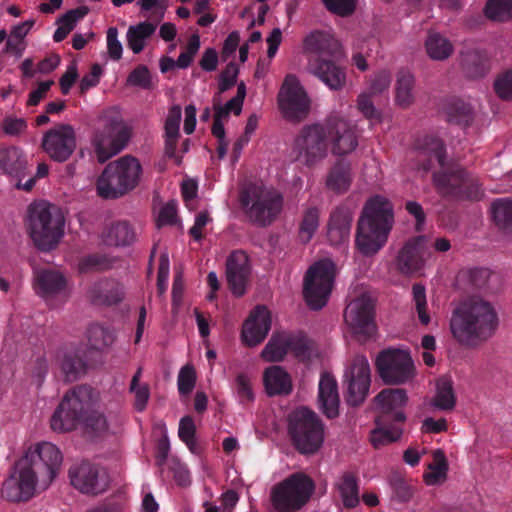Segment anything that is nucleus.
Returning a JSON list of instances; mask_svg holds the SVG:
<instances>
[{"label": "nucleus", "instance_id": "f257e3e1", "mask_svg": "<svg viewBox=\"0 0 512 512\" xmlns=\"http://www.w3.org/2000/svg\"><path fill=\"white\" fill-rule=\"evenodd\" d=\"M61 464L62 453L54 444L41 442L31 445L3 482V498L11 502L28 501L38 488L45 490L50 486Z\"/></svg>", "mask_w": 512, "mask_h": 512}, {"label": "nucleus", "instance_id": "f03ea898", "mask_svg": "<svg viewBox=\"0 0 512 512\" xmlns=\"http://www.w3.org/2000/svg\"><path fill=\"white\" fill-rule=\"evenodd\" d=\"M358 145L356 126L338 113L322 123L305 126L294 144L295 160L311 167L324 160L329 151L335 155L353 152Z\"/></svg>", "mask_w": 512, "mask_h": 512}, {"label": "nucleus", "instance_id": "7ed1b4c3", "mask_svg": "<svg viewBox=\"0 0 512 512\" xmlns=\"http://www.w3.org/2000/svg\"><path fill=\"white\" fill-rule=\"evenodd\" d=\"M453 338L466 347H477L489 340L499 327L495 305L480 297L472 296L460 302L450 318Z\"/></svg>", "mask_w": 512, "mask_h": 512}, {"label": "nucleus", "instance_id": "20e7f679", "mask_svg": "<svg viewBox=\"0 0 512 512\" xmlns=\"http://www.w3.org/2000/svg\"><path fill=\"white\" fill-rule=\"evenodd\" d=\"M416 150L418 160H427L426 163L421 165L420 168L422 170H430L434 162L439 165L440 171L434 174L433 179L440 193L471 199L478 198V186L462 168L446 167L444 146L439 138L425 136L419 139L416 144Z\"/></svg>", "mask_w": 512, "mask_h": 512}, {"label": "nucleus", "instance_id": "39448f33", "mask_svg": "<svg viewBox=\"0 0 512 512\" xmlns=\"http://www.w3.org/2000/svg\"><path fill=\"white\" fill-rule=\"evenodd\" d=\"M393 226V208L382 196L370 198L358 221L356 248L366 257L377 254L386 244Z\"/></svg>", "mask_w": 512, "mask_h": 512}, {"label": "nucleus", "instance_id": "423d86ee", "mask_svg": "<svg viewBox=\"0 0 512 512\" xmlns=\"http://www.w3.org/2000/svg\"><path fill=\"white\" fill-rule=\"evenodd\" d=\"M27 222L32 241L42 251L54 249L64 235V216L59 208L48 202L31 204Z\"/></svg>", "mask_w": 512, "mask_h": 512}, {"label": "nucleus", "instance_id": "0eeeda50", "mask_svg": "<svg viewBox=\"0 0 512 512\" xmlns=\"http://www.w3.org/2000/svg\"><path fill=\"white\" fill-rule=\"evenodd\" d=\"M95 391L88 386H78L67 392L53 413L50 425L53 431L63 433L74 430L94 410Z\"/></svg>", "mask_w": 512, "mask_h": 512}, {"label": "nucleus", "instance_id": "6e6552de", "mask_svg": "<svg viewBox=\"0 0 512 512\" xmlns=\"http://www.w3.org/2000/svg\"><path fill=\"white\" fill-rule=\"evenodd\" d=\"M142 167L132 156H123L110 162L97 181L98 194L106 199H115L133 190L140 181Z\"/></svg>", "mask_w": 512, "mask_h": 512}, {"label": "nucleus", "instance_id": "1a4fd4ad", "mask_svg": "<svg viewBox=\"0 0 512 512\" xmlns=\"http://www.w3.org/2000/svg\"><path fill=\"white\" fill-rule=\"evenodd\" d=\"M241 204L247 217L255 224H271L283 207L281 193L262 184L249 185L241 194Z\"/></svg>", "mask_w": 512, "mask_h": 512}, {"label": "nucleus", "instance_id": "9d476101", "mask_svg": "<svg viewBox=\"0 0 512 512\" xmlns=\"http://www.w3.org/2000/svg\"><path fill=\"white\" fill-rule=\"evenodd\" d=\"M288 430L301 454H315L324 443V425L316 413L306 407H299L290 414Z\"/></svg>", "mask_w": 512, "mask_h": 512}, {"label": "nucleus", "instance_id": "9b49d317", "mask_svg": "<svg viewBox=\"0 0 512 512\" xmlns=\"http://www.w3.org/2000/svg\"><path fill=\"white\" fill-rule=\"evenodd\" d=\"M314 482L306 474L290 475L271 490V502L279 512H294L302 508L314 492Z\"/></svg>", "mask_w": 512, "mask_h": 512}, {"label": "nucleus", "instance_id": "f8f14e48", "mask_svg": "<svg viewBox=\"0 0 512 512\" xmlns=\"http://www.w3.org/2000/svg\"><path fill=\"white\" fill-rule=\"evenodd\" d=\"M129 137V128L118 114H105L102 127L96 131L92 140L98 161L104 163L121 152Z\"/></svg>", "mask_w": 512, "mask_h": 512}, {"label": "nucleus", "instance_id": "ddd939ff", "mask_svg": "<svg viewBox=\"0 0 512 512\" xmlns=\"http://www.w3.org/2000/svg\"><path fill=\"white\" fill-rule=\"evenodd\" d=\"M335 277L334 264L330 260L314 263L304 277L303 294L308 306L321 309L328 302Z\"/></svg>", "mask_w": 512, "mask_h": 512}, {"label": "nucleus", "instance_id": "4468645a", "mask_svg": "<svg viewBox=\"0 0 512 512\" xmlns=\"http://www.w3.org/2000/svg\"><path fill=\"white\" fill-rule=\"evenodd\" d=\"M376 368L386 384H404L415 376V367L410 354L402 349H386L376 358Z\"/></svg>", "mask_w": 512, "mask_h": 512}, {"label": "nucleus", "instance_id": "2eb2a0df", "mask_svg": "<svg viewBox=\"0 0 512 512\" xmlns=\"http://www.w3.org/2000/svg\"><path fill=\"white\" fill-rule=\"evenodd\" d=\"M344 320L352 333L361 341H366L375 335L374 303L368 292H363L350 301L345 309Z\"/></svg>", "mask_w": 512, "mask_h": 512}, {"label": "nucleus", "instance_id": "dca6fc26", "mask_svg": "<svg viewBox=\"0 0 512 512\" xmlns=\"http://www.w3.org/2000/svg\"><path fill=\"white\" fill-rule=\"evenodd\" d=\"M278 105L283 115L290 120H301L310 110V99L299 80L287 75L278 94Z\"/></svg>", "mask_w": 512, "mask_h": 512}, {"label": "nucleus", "instance_id": "f3484780", "mask_svg": "<svg viewBox=\"0 0 512 512\" xmlns=\"http://www.w3.org/2000/svg\"><path fill=\"white\" fill-rule=\"evenodd\" d=\"M289 352L305 359L309 352L308 340L300 334L274 332L262 349L260 357L265 362H280Z\"/></svg>", "mask_w": 512, "mask_h": 512}, {"label": "nucleus", "instance_id": "a211bd4d", "mask_svg": "<svg viewBox=\"0 0 512 512\" xmlns=\"http://www.w3.org/2000/svg\"><path fill=\"white\" fill-rule=\"evenodd\" d=\"M370 366L363 355L355 356L347 365L344 373V382L347 385V402L352 406L361 404L370 387Z\"/></svg>", "mask_w": 512, "mask_h": 512}, {"label": "nucleus", "instance_id": "6ab92c4d", "mask_svg": "<svg viewBox=\"0 0 512 512\" xmlns=\"http://www.w3.org/2000/svg\"><path fill=\"white\" fill-rule=\"evenodd\" d=\"M76 133L69 124H59L43 134L41 146L56 162H65L76 149Z\"/></svg>", "mask_w": 512, "mask_h": 512}, {"label": "nucleus", "instance_id": "aec40b11", "mask_svg": "<svg viewBox=\"0 0 512 512\" xmlns=\"http://www.w3.org/2000/svg\"><path fill=\"white\" fill-rule=\"evenodd\" d=\"M71 484L83 494L98 495L104 493L110 485L108 471L90 463H81L70 469Z\"/></svg>", "mask_w": 512, "mask_h": 512}, {"label": "nucleus", "instance_id": "412c9836", "mask_svg": "<svg viewBox=\"0 0 512 512\" xmlns=\"http://www.w3.org/2000/svg\"><path fill=\"white\" fill-rule=\"evenodd\" d=\"M272 325L270 310L263 306H256L244 321L241 330V341L248 347H256L268 335Z\"/></svg>", "mask_w": 512, "mask_h": 512}, {"label": "nucleus", "instance_id": "4be33fe9", "mask_svg": "<svg viewBox=\"0 0 512 512\" xmlns=\"http://www.w3.org/2000/svg\"><path fill=\"white\" fill-rule=\"evenodd\" d=\"M429 255L427 239L417 236L408 240L398 252L395 260L397 270L402 274L411 275L421 270Z\"/></svg>", "mask_w": 512, "mask_h": 512}, {"label": "nucleus", "instance_id": "5701e85b", "mask_svg": "<svg viewBox=\"0 0 512 512\" xmlns=\"http://www.w3.org/2000/svg\"><path fill=\"white\" fill-rule=\"evenodd\" d=\"M375 407L380 412L378 418L402 423L405 420L403 411L407 403V394L403 389L387 388L382 390L374 399Z\"/></svg>", "mask_w": 512, "mask_h": 512}, {"label": "nucleus", "instance_id": "b1692460", "mask_svg": "<svg viewBox=\"0 0 512 512\" xmlns=\"http://www.w3.org/2000/svg\"><path fill=\"white\" fill-rule=\"evenodd\" d=\"M250 276L249 259L245 252L235 251L228 257L226 277L232 293L240 297L244 295Z\"/></svg>", "mask_w": 512, "mask_h": 512}, {"label": "nucleus", "instance_id": "393cba45", "mask_svg": "<svg viewBox=\"0 0 512 512\" xmlns=\"http://www.w3.org/2000/svg\"><path fill=\"white\" fill-rule=\"evenodd\" d=\"M34 289L39 296L45 300H50L55 296L66 293L68 281L58 270L41 269L35 272Z\"/></svg>", "mask_w": 512, "mask_h": 512}, {"label": "nucleus", "instance_id": "a878e982", "mask_svg": "<svg viewBox=\"0 0 512 512\" xmlns=\"http://www.w3.org/2000/svg\"><path fill=\"white\" fill-rule=\"evenodd\" d=\"M27 158L24 151L17 146L0 148V170L16 183L26 175Z\"/></svg>", "mask_w": 512, "mask_h": 512}, {"label": "nucleus", "instance_id": "bb28decb", "mask_svg": "<svg viewBox=\"0 0 512 512\" xmlns=\"http://www.w3.org/2000/svg\"><path fill=\"white\" fill-rule=\"evenodd\" d=\"M308 70L332 90H339L345 85L344 70L332 60L320 58L310 60Z\"/></svg>", "mask_w": 512, "mask_h": 512}, {"label": "nucleus", "instance_id": "cd10ccee", "mask_svg": "<svg viewBox=\"0 0 512 512\" xmlns=\"http://www.w3.org/2000/svg\"><path fill=\"white\" fill-rule=\"evenodd\" d=\"M303 49L304 52L316 54L319 57L338 58L342 56L340 42L331 34L322 31L309 33L303 40Z\"/></svg>", "mask_w": 512, "mask_h": 512}, {"label": "nucleus", "instance_id": "c85d7f7f", "mask_svg": "<svg viewBox=\"0 0 512 512\" xmlns=\"http://www.w3.org/2000/svg\"><path fill=\"white\" fill-rule=\"evenodd\" d=\"M319 408L328 418H334L339 413V394L337 381L331 374H321L318 387Z\"/></svg>", "mask_w": 512, "mask_h": 512}, {"label": "nucleus", "instance_id": "c756f323", "mask_svg": "<svg viewBox=\"0 0 512 512\" xmlns=\"http://www.w3.org/2000/svg\"><path fill=\"white\" fill-rule=\"evenodd\" d=\"M90 300L97 305H114L124 298L122 284L113 279L96 282L88 292Z\"/></svg>", "mask_w": 512, "mask_h": 512}, {"label": "nucleus", "instance_id": "7c9ffc66", "mask_svg": "<svg viewBox=\"0 0 512 512\" xmlns=\"http://www.w3.org/2000/svg\"><path fill=\"white\" fill-rule=\"evenodd\" d=\"M353 215L350 209L338 207L333 211L328 224V239L333 245L345 243L350 235Z\"/></svg>", "mask_w": 512, "mask_h": 512}, {"label": "nucleus", "instance_id": "2f4dec72", "mask_svg": "<svg viewBox=\"0 0 512 512\" xmlns=\"http://www.w3.org/2000/svg\"><path fill=\"white\" fill-rule=\"evenodd\" d=\"M56 360L67 381H74L80 377L85 369V360L82 348H65L59 350Z\"/></svg>", "mask_w": 512, "mask_h": 512}, {"label": "nucleus", "instance_id": "473e14b6", "mask_svg": "<svg viewBox=\"0 0 512 512\" xmlns=\"http://www.w3.org/2000/svg\"><path fill=\"white\" fill-rule=\"evenodd\" d=\"M102 242L107 246L125 247L135 240V232L129 223L118 221L107 225L101 233Z\"/></svg>", "mask_w": 512, "mask_h": 512}, {"label": "nucleus", "instance_id": "72a5a7b5", "mask_svg": "<svg viewBox=\"0 0 512 512\" xmlns=\"http://www.w3.org/2000/svg\"><path fill=\"white\" fill-rule=\"evenodd\" d=\"M263 381L266 392L270 396L286 395L292 391L290 375L280 366H271L265 369Z\"/></svg>", "mask_w": 512, "mask_h": 512}, {"label": "nucleus", "instance_id": "f704fd0d", "mask_svg": "<svg viewBox=\"0 0 512 512\" xmlns=\"http://www.w3.org/2000/svg\"><path fill=\"white\" fill-rule=\"evenodd\" d=\"M87 429L98 436L109 433H116L123 424L119 414L109 413L108 415L93 410L84 422Z\"/></svg>", "mask_w": 512, "mask_h": 512}, {"label": "nucleus", "instance_id": "c9c22d12", "mask_svg": "<svg viewBox=\"0 0 512 512\" xmlns=\"http://www.w3.org/2000/svg\"><path fill=\"white\" fill-rule=\"evenodd\" d=\"M182 118V110L179 105H174L169 109L165 120V154L168 157L175 156V148L179 137V128Z\"/></svg>", "mask_w": 512, "mask_h": 512}, {"label": "nucleus", "instance_id": "e433bc0d", "mask_svg": "<svg viewBox=\"0 0 512 512\" xmlns=\"http://www.w3.org/2000/svg\"><path fill=\"white\" fill-rule=\"evenodd\" d=\"M157 25L152 22L143 21L131 25L126 33L127 45L134 54L143 51L146 41L155 33Z\"/></svg>", "mask_w": 512, "mask_h": 512}, {"label": "nucleus", "instance_id": "4c0bfd02", "mask_svg": "<svg viewBox=\"0 0 512 512\" xmlns=\"http://www.w3.org/2000/svg\"><path fill=\"white\" fill-rule=\"evenodd\" d=\"M415 78L408 70H400L397 73L395 85V102L398 106L406 108L414 101Z\"/></svg>", "mask_w": 512, "mask_h": 512}, {"label": "nucleus", "instance_id": "58836bf2", "mask_svg": "<svg viewBox=\"0 0 512 512\" xmlns=\"http://www.w3.org/2000/svg\"><path fill=\"white\" fill-rule=\"evenodd\" d=\"M86 339L90 349L103 351L112 346L115 341V333L109 327L93 323L87 328Z\"/></svg>", "mask_w": 512, "mask_h": 512}, {"label": "nucleus", "instance_id": "ea45409f", "mask_svg": "<svg viewBox=\"0 0 512 512\" xmlns=\"http://www.w3.org/2000/svg\"><path fill=\"white\" fill-rule=\"evenodd\" d=\"M433 460L428 464L427 471L424 473V482L428 486L440 485L447 479L448 461L442 450L437 449L433 452Z\"/></svg>", "mask_w": 512, "mask_h": 512}, {"label": "nucleus", "instance_id": "a19ab883", "mask_svg": "<svg viewBox=\"0 0 512 512\" xmlns=\"http://www.w3.org/2000/svg\"><path fill=\"white\" fill-rule=\"evenodd\" d=\"M391 420L378 418L376 428L371 431L370 441L375 448L387 445L398 440L402 434V429L394 423L386 426Z\"/></svg>", "mask_w": 512, "mask_h": 512}, {"label": "nucleus", "instance_id": "79ce46f5", "mask_svg": "<svg viewBox=\"0 0 512 512\" xmlns=\"http://www.w3.org/2000/svg\"><path fill=\"white\" fill-rule=\"evenodd\" d=\"M425 49L432 60L443 61L453 53V45L448 38L438 32H430L425 41Z\"/></svg>", "mask_w": 512, "mask_h": 512}, {"label": "nucleus", "instance_id": "37998d69", "mask_svg": "<svg viewBox=\"0 0 512 512\" xmlns=\"http://www.w3.org/2000/svg\"><path fill=\"white\" fill-rule=\"evenodd\" d=\"M351 181L352 175L349 164L337 162L327 176L326 186L336 193H344L348 190Z\"/></svg>", "mask_w": 512, "mask_h": 512}, {"label": "nucleus", "instance_id": "c03bdc74", "mask_svg": "<svg viewBox=\"0 0 512 512\" xmlns=\"http://www.w3.org/2000/svg\"><path fill=\"white\" fill-rule=\"evenodd\" d=\"M456 404V397L452 381L448 378H440L436 382V392L430 405L438 410H452Z\"/></svg>", "mask_w": 512, "mask_h": 512}, {"label": "nucleus", "instance_id": "a18cd8bd", "mask_svg": "<svg viewBox=\"0 0 512 512\" xmlns=\"http://www.w3.org/2000/svg\"><path fill=\"white\" fill-rule=\"evenodd\" d=\"M337 488L345 507L354 508L358 505V483L354 474L345 472L337 482Z\"/></svg>", "mask_w": 512, "mask_h": 512}, {"label": "nucleus", "instance_id": "49530a36", "mask_svg": "<svg viewBox=\"0 0 512 512\" xmlns=\"http://www.w3.org/2000/svg\"><path fill=\"white\" fill-rule=\"evenodd\" d=\"M483 12L492 22H510L512 21V0H487Z\"/></svg>", "mask_w": 512, "mask_h": 512}, {"label": "nucleus", "instance_id": "de8ad7c7", "mask_svg": "<svg viewBox=\"0 0 512 512\" xmlns=\"http://www.w3.org/2000/svg\"><path fill=\"white\" fill-rule=\"evenodd\" d=\"M320 225V210L317 207H308L304 209L302 219L299 224V239L302 243H308Z\"/></svg>", "mask_w": 512, "mask_h": 512}, {"label": "nucleus", "instance_id": "09e8293b", "mask_svg": "<svg viewBox=\"0 0 512 512\" xmlns=\"http://www.w3.org/2000/svg\"><path fill=\"white\" fill-rule=\"evenodd\" d=\"M243 101L237 97L230 99L224 106L215 105V119L212 127L214 136L222 137L224 135L223 120L228 117L230 113L239 115L242 111Z\"/></svg>", "mask_w": 512, "mask_h": 512}, {"label": "nucleus", "instance_id": "8fccbe9b", "mask_svg": "<svg viewBox=\"0 0 512 512\" xmlns=\"http://www.w3.org/2000/svg\"><path fill=\"white\" fill-rule=\"evenodd\" d=\"M195 433L196 427L192 417L185 416L181 418L179 422L178 436L193 454H197L199 451Z\"/></svg>", "mask_w": 512, "mask_h": 512}, {"label": "nucleus", "instance_id": "3c124183", "mask_svg": "<svg viewBox=\"0 0 512 512\" xmlns=\"http://www.w3.org/2000/svg\"><path fill=\"white\" fill-rule=\"evenodd\" d=\"M412 300L420 323L423 325H428L431 319L427 309L426 289L423 285H413Z\"/></svg>", "mask_w": 512, "mask_h": 512}, {"label": "nucleus", "instance_id": "603ef678", "mask_svg": "<svg viewBox=\"0 0 512 512\" xmlns=\"http://www.w3.org/2000/svg\"><path fill=\"white\" fill-rule=\"evenodd\" d=\"M494 221L498 225L512 224V199H499L491 206Z\"/></svg>", "mask_w": 512, "mask_h": 512}, {"label": "nucleus", "instance_id": "864d4df0", "mask_svg": "<svg viewBox=\"0 0 512 512\" xmlns=\"http://www.w3.org/2000/svg\"><path fill=\"white\" fill-rule=\"evenodd\" d=\"M110 267V261L103 255L93 254L80 259L78 262V270L86 273L94 270H105Z\"/></svg>", "mask_w": 512, "mask_h": 512}, {"label": "nucleus", "instance_id": "5fc2aeb1", "mask_svg": "<svg viewBox=\"0 0 512 512\" xmlns=\"http://www.w3.org/2000/svg\"><path fill=\"white\" fill-rule=\"evenodd\" d=\"M110 267V261L103 255L93 254L80 259L78 262V270L86 273L94 270H105Z\"/></svg>", "mask_w": 512, "mask_h": 512}, {"label": "nucleus", "instance_id": "6e6d98bb", "mask_svg": "<svg viewBox=\"0 0 512 512\" xmlns=\"http://www.w3.org/2000/svg\"><path fill=\"white\" fill-rule=\"evenodd\" d=\"M496 94L503 100H512V69L500 73L494 81Z\"/></svg>", "mask_w": 512, "mask_h": 512}, {"label": "nucleus", "instance_id": "4d7b16f0", "mask_svg": "<svg viewBox=\"0 0 512 512\" xmlns=\"http://www.w3.org/2000/svg\"><path fill=\"white\" fill-rule=\"evenodd\" d=\"M195 382L196 373L194 368L190 365L183 366L180 369L177 378V386L179 393L182 395L189 394L193 390Z\"/></svg>", "mask_w": 512, "mask_h": 512}, {"label": "nucleus", "instance_id": "13d9d810", "mask_svg": "<svg viewBox=\"0 0 512 512\" xmlns=\"http://www.w3.org/2000/svg\"><path fill=\"white\" fill-rule=\"evenodd\" d=\"M373 94L362 92L357 97V109L368 120L379 121L380 112L374 106L371 96Z\"/></svg>", "mask_w": 512, "mask_h": 512}, {"label": "nucleus", "instance_id": "bf43d9fd", "mask_svg": "<svg viewBox=\"0 0 512 512\" xmlns=\"http://www.w3.org/2000/svg\"><path fill=\"white\" fill-rule=\"evenodd\" d=\"M324 6L331 13L341 17H346L356 9V0H322Z\"/></svg>", "mask_w": 512, "mask_h": 512}, {"label": "nucleus", "instance_id": "052dcab7", "mask_svg": "<svg viewBox=\"0 0 512 512\" xmlns=\"http://www.w3.org/2000/svg\"><path fill=\"white\" fill-rule=\"evenodd\" d=\"M89 12V9L86 6H80L75 9H72L65 13L58 20V24L65 28L68 32H71L76 26L77 22L84 18Z\"/></svg>", "mask_w": 512, "mask_h": 512}, {"label": "nucleus", "instance_id": "680f3d73", "mask_svg": "<svg viewBox=\"0 0 512 512\" xmlns=\"http://www.w3.org/2000/svg\"><path fill=\"white\" fill-rule=\"evenodd\" d=\"M1 128L6 135L16 137L26 131L27 122L23 118L8 116L2 120Z\"/></svg>", "mask_w": 512, "mask_h": 512}, {"label": "nucleus", "instance_id": "e2e57ef3", "mask_svg": "<svg viewBox=\"0 0 512 512\" xmlns=\"http://www.w3.org/2000/svg\"><path fill=\"white\" fill-rule=\"evenodd\" d=\"M128 84L148 89L151 86L150 72L146 66L136 67L127 78Z\"/></svg>", "mask_w": 512, "mask_h": 512}, {"label": "nucleus", "instance_id": "0e129e2a", "mask_svg": "<svg viewBox=\"0 0 512 512\" xmlns=\"http://www.w3.org/2000/svg\"><path fill=\"white\" fill-rule=\"evenodd\" d=\"M107 51L111 59L118 61L122 57L123 47L118 40V30L116 27H110L107 30Z\"/></svg>", "mask_w": 512, "mask_h": 512}, {"label": "nucleus", "instance_id": "69168bd1", "mask_svg": "<svg viewBox=\"0 0 512 512\" xmlns=\"http://www.w3.org/2000/svg\"><path fill=\"white\" fill-rule=\"evenodd\" d=\"M391 83V74L387 70H381L374 74L370 82V93L373 95L380 94L387 90Z\"/></svg>", "mask_w": 512, "mask_h": 512}, {"label": "nucleus", "instance_id": "338daca9", "mask_svg": "<svg viewBox=\"0 0 512 512\" xmlns=\"http://www.w3.org/2000/svg\"><path fill=\"white\" fill-rule=\"evenodd\" d=\"M235 390L241 402L252 401L254 398L250 378L246 374L236 377Z\"/></svg>", "mask_w": 512, "mask_h": 512}, {"label": "nucleus", "instance_id": "774afa93", "mask_svg": "<svg viewBox=\"0 0 512 512\" xmlns=\"http://www.w3.org/2000/svg\"><path fill=\"white\" fill-rule=\"evenodd\" d=\"M177 222V204L175 201H169L162 206L158 213L157 225L159 227L172 225Z\"/></svg>", "mask_w": 512, "mask_h": 512}]
</instances>
